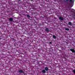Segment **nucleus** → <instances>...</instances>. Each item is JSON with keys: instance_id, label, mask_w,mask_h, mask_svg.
Masks as SVG:
<instances>
[{"instance_id": "16", "label": "nucleus", "mask_w": 75, "mask_h": 75, "mask_svg": "<svg viewBox=\"0 0 75 75\" xmlns=\"http://www.w3.org/2000/svg\"><path fill=\"white\" fill-rule=\"evenodd\" d=\"M12 40H14V38H12Z\"/></svg>"}, {"instance_id": "14", "label": "nucleus", "mask_w": 75, "mask_h": 75, "mask_svg": "<svg viewBox=\"0 0 75 75\" xmlns=\"http://www.w3.org/2000/svg\"><path fill=\"white\" fill-rule=\"evenodd\" d=\"M70 2H72V1H75V0L73 1V0H70Z\"/></svg>"}, {"instance_id": "2", "label": "nucleus", "mask_w": 75, "mask_h": 75, "mask_svg": "<svg viewBox=\"0 0 75 75\" xmlns=\"http://www.w3.org/2000/svg\"><path fill=\"white\" fill-rule=\"evenodd\" d=\"M18 72L20 73V74H21L22 73H24V72L23 71V70L22 69H20L18 70Z\"/></svg>"}, {"instance_id": "5", "label": "nucleus", "mask_w": 75, "mask_h": 75, "mask_svg": "<svg viewBox=\"0 0 75 75\" xmlns=\"http://www.w3.org/2000/svg\"><path fill=\"white\" fill-rule=\"evenodd\" d=\"M9 20L10 21H12L13 20V19L11 18H10L9 19Z\"/></svg>"}, {"instance_id": "15", "label": "nucleus", "mask_w": 75, "mask_h": 75, "mask_svg": "<svg viewBox=\"0 0 75 75\" xmlns=\"http://www.w3.org/2000/svg\"><path fill=\"white\" fill-rule=\"evenodd\" d=\"M52 42H49V44H52Z\"/></svg>"}, {"instance_id": "6", "label": "nucleus", "mask_w": 75, "mask_h": 75, "mask_svg": "<svg viewBox=\"0 0 75 75\" xmlns=\"http://www.w3.org/2000/svg\"><path fill=\"white\" fill-rule=\"evenodd\" d=\"M45 71H47L48 70V67H46L45 68Z\"/></svg>"}, {"instance_id": "7", "label": "nucleus", "mask_w": 75, "mask_h": 75, "mask_svg": "<svg viewBox=\"0 0 75 75\" xmlns=\"http://www.w3.org/2000/svg\"><path fill=\"white\" fill-rule=\"evenodd\" d=\"M72 13H73L74 14L75 13V11L74 9H73L72 11Z\"/></svg>"}, {"instance_id": "19", "label": "nucleus", "mask_w": 75, "mask_h": 75, "mask_svg": "<svg viewBox=\"0 0 75 75\" xmlns=\"http://www.w3.org/2000/svg\"><path fill=\"white\" fill-rule=\"evenodd\" d=\"M31 0V1H33V0Z\"/></svg>"}, {"instance_id": "20", "label": "nucleus", "mask_w": 75, "mask_h": 75, "mask_svg": "<svg viewBox=\"0 0 75 75\" xmlns=\"http://www.w3.org/2000/svg\"><path fill=\"white\" fill-rule=\"evenodd\" d=\"M0 40H1V38H0Z\"/></svg>"}, {"instance_id": "11", "label": "nucleus", "mask_w": 75, "mask_h": 75, "mask_svg": "<svg viewBox=\"0 0 75 75\" xmlns=\"http://www.w3.org/2000/svg\"><path fill=\"white\" fill-rule=\"evenodd\" d=\"M42 73H45V70H42Z\"/></svg>"}, {"instance_id": "3", "label": "nucleus", "mask_w": 75, "mask_h": 75, "mask_svg": "<svg viewBox=\"0 0 75 75\" xmlns=\"http://www.w3.org/2000/svg\"><path fill=\"white\" fill-rule=\"evenodd\" d=\"M45 31H46V32H50V29L48 28H46L45 29Z\"/></svg>"}, {"instance_id": "18", "label": "nucleus", "mask_w": 75, "mask_h": 75, "mask_svg": "<svg viewBox=\"0 0 75 75\" xmlns=\"http://www.w3.org/2000/svg\"><path fill=\"white\" fill-rule=\"evenodd\" d=\"M19 0V1H21V0Z\"/></svg>"}, {"instance_id": "13", "label": "nucleus", "mask_w": 75, "mask_h": 75, "mask_svg": "<svg viewBox=\"0 0 75 75\" xmlns=\"http://www.w3.org/2000/svg\"><path fill=\"white\" fill-rule=\"evenodd\" d=\"M73 72L74 74H75V69L73 70Z\"/></svg>"}, {"instance_id": "8", "label": "nucleus", "mask_w": 75, "mask_h": 75, "mask_svg": "<svg viewBox=\"0 0 75 75\" xmlns=\"http://www.w3.org/2000/svg\"><path fill=\"white\" fill-rule=\"evenodd\" d=\"M53 38H54V39H55V38H57V37H56V36H55V35H53Z\"/></svg>"}, {"instance_id": "17", "label": "nucleus", "mask_w": 75, "mask_h": 75, "mask_svg": "<svg viewBox=\"0 0 75 75\" xmlns=\"http://www.w3.org/2000/svg\"><path fill=\"white\" fill-rule=\"evenodd\" d=\"M67 1H68V0H66Z\"/></svg>"}, {"instance_id": "10", "label": "nucleus", "mask_w": 75, "mask_h": 75, "mask_svg": "<svg viewBox=\"0 0 75 75\" xmlns=\"http://www.w3.org/2000/svg\"><path fill=\"white\" fill-rule=\"evenodd\" d=\"M65 30L66 31H69V29L68 28H65Z\"/></svg>"}, {"instance_id": "12", "label": "nucleus", "mask_w": 75, "mask_h": 75, "mask_svg": "<svg viewBox=\"0 0 75 75\" xmlns=\"http://www.w3.org/2000/svg\"><path fill=\"white\" fill-rule=\"evenodd\" d=\"M27 17L28 18H30V15H27Z\"/></svg>"}, {"instance_id": "1", "label": "nucleus", "mask_w": 75, "mask_h": 75, "mask_svg": "<svg viewBox=\"0 0 75 75\" xmlns=\"http://www.w3.org/2000/svg\"><path fill=\"white\" fill-rule=\"evenodd\" d=\"M70 50L72 52H73V53H75V49H74V48L70 49Z\"/></svg>"}, {"instance_id": "9", "label": "nucleus", "mask_w": 75, "mask_h": 75, "mask_svg": "<svg viewBox=\"0 0 75 75\" xmlns=\"http://www.w3.org/2000/svg\"><path fill=\"white\" fill-rule=\"evenodd\" d=\"M68 24H69V25H71V24H72V23L71 22H68Z\"/></svg>"}, {"instance_id": "4", "label": "nucleus", "mask_w": 75, "mask_h": 75, "mask_svg": "<svg viewBox=\"0 0 75 75\" xmlns=\"http://www.w3.org/2000/svg\"><path fill=\"white\" fill-rule=\"evenodd\" d=\"M59 19L60 20H62V21H63L64 20V18L62 16H60L59 18Z\"/></svg>"}]
</instances>
